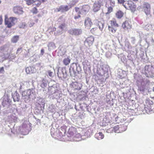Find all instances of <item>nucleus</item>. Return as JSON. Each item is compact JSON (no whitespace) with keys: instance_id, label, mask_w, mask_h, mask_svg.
I'll use <instances>...</instances> for the list:
<instances>
[{"instance_id":"nucleus-31","label":"nucleus","mask_w":154,"mask_h":154,"mask_svg":"<svg viewBox=\"0 0 154 154\" xmlns=\"http://www.w3.org/2000/svg\"><path fill=\"white\" fill-rule=\"evenodd\" d=\"M66 26V24L65 23H63L61 24L59 26V27L60 29L62 30Z\"/></svg>"},{"instance_id":"nucleus-41","label":"nucleus","mask_w":154,"mask_h":154,"mask_svg":"<svg viewBox=\"0 0 154 154\" xmlns=\"http://www.w3.org/2000/svg\"><path fill=\"white\" fill-rule=\"evenodd\" d=\"M80 17H81V16L80 15V14H78V16H75L74 17V18L75 19H78V18Z\"/></svg>"},{"instance_id":"nucleus-34","label":"nucleus","mask_w":154,"mask_h":154,"mask_svg":"<svg viewBox=\"0 0 154 154\" xmlns=\"http://www.w3.org/2000/svg\"><path fill=\"white\" fill-rule=\"evenodd\" d=\"M105 1V0H99L97 2L100 3V5H103L104 2Z\"/></svg>"},{"instance_id":"nucleus-1","label":"nucleus","mask_w":154,"mask_h":154,"mask_svg":"<svg viewBox=\"0 0 154 154\" xmlns=\"http://www.w3.org/2000/svg\"><path fill=\"white\" fill-rule=\"evenodd\" d=\"M35 91L33 88L25 91L22 92V98L26 103H27L30 101V98L32 97Z\"/></svg>"},{"instance_id":"nucleus-26","label":"nucleus","mask_w":154,"mask_h":154,"mask_svg":"<svg viewBox=\"0 0 154 154\" xmlns=\"http://www.w3.org/2000/svg\"><path fill=\"white\" fill-rule=\"evenodd\" d=\"M113 130L115 133H119V125L115 126L113 127Z\"/></svg>"},{"instance_id":"nucleus-45","label":"nucleus","mask_w":154,"mask_h":154,"mask_svg":"<svg viewBox=\"0 0 154 154\" xmlns=\"http://www.w3.org/2000/svg\"><path fill=\"white\" fill-rule=\"evenodd\" d=\"M152 42H154V40L153 38L152 39Z\"/></svg>"},{"instance_id":"nucleus-2","label":"nucleus","mask_w":154,"mask_h":154,"mask_svg":"<svg viewBox=\"0 0 154 154\" xmlns=\"http://www.w3.org/2000/svg\"><path fill=\"white\" fill-rule=\"evenodd\" d=\"M109 25L108 26L109 30L113 33H115L116 30V27H118L119 25L117 23L116 20L115 18H112L109 22Z\"/></svg>"},{"instance_id":"nucleus-24","label":"nucleus","mask_w":154,"mask_h":154,"mask_svg":"<svg viewBox=\"0 0 154 154\" xmlns=\"http://www.w3.org/2000/svg\"><path fill=\"white\" fill-rule=\"evenodd\" d=\"M26 72L27 74H31L33 73L32 68L31 67H27L26 69Z\"/></svg>"},{"instance_id":"nucleus-27","label":"nucleus","mask_w":154,"mask_h":154,"mask_svg":"<svg viewBox=\"0 0 154 154\" xmlns=\"http://www.w3.org/2000/svg\"><path fill=\"white\" fill-rule=\"evenodd\" d=\"M31 12L34 14H36L38 12V9L37 7H33L31 10Z\"/></svg>"},{"instance_id":"nucleus-22","label":"nucleus","mask_w":154,"mask_h":154,"mask_svg":"<svg viewBox=\"0 0 154 154\" xmlns=\"http://www.w3.org/2000/svg\"><path fill=\"white\" fill-rule=\"evenodd\" d=\"M82 12L86 13L88 11V7L86 6H83L81 9Z\"/></svg>"},{"instance_id":"nucleus-10","label":"nucleus","mask_w":154,"mask_h":154,"mask_svg":"<svg viewBox=\"0 0 154 154\" xmlns=\"http://www.w3.org/2000/svg\"><path fill=\"white\" fill-rule=\"evenodd\" d=\"M13 11L15 14H22L23 12L22 8L20 6L14 7L13 8Z\"/></svg>"},{"instance_id":"nucleus-38","label":"nucleus","mask_w":154,"mask_h":154,"mask_svg":"<svg viewBox=\"0 0 154 154\" xmlns=\"http://www.w3.org/2000/svg\"><path fill=\"white\" fill-rule=\"evenodd\" d=\"M101 25H102V27H100V26L99 25V24H98V25H99V26H98L99 28V29L101 31L103 29V24H102L101 23H100Z\"/></svg>"},{"instance_id":"nucleus-9","label":"nucleus","mask_w":154,"mask_h":154,"mask_svg":"<svg viewBox=\"0 0 154 154\" xmlns=\"http://www.w3.org/2000/svg\"><path fill=\"white\" fill-rule=\"evenodd\" d=\"M71 7H69L68 6L62 5L56 9L57 12L61 11L62 12L67 11L71 8Z\"/></svg>"},{"instance_id":"nucleus-14","label":"nucleus","mask_w":154,"mask_h":154,"mask_svg":"<svg viewBox=\"0 0 154 154\" xmlns=\"http://www.w3.org/2000/svg\"><path fill=\"white\" fill-rule=\"evenodd\" d=\"M79 84L77 82H75L72 83V86L74 90H80L81 88L79 86Z\"/></svg>"},{"instance_id":"nucleus-11","label":"nucleus","mask_w":154,"mask_h":154,"mask_svg":"<svg viewBox=\"0 0 154 154\" xmlns=\"http://www.w3.org/2000/svg\"><path fill=\"white\" fill-rule=\"evenodd\" d=\"M92 25V23L91 20L89 18H87L85 21V27L88 29H90Z\"/></svg>"},{"instance_id":"nucleus-33","label":"nucleus","mask_w":154,"mask_h":154,"mask_svg":"<svg viewBox=\"0 0 154 154\" xmlns=\"http://www.w3.org/2000/svg\"><path fill=\"white\" fill-rule=\"evenodd\" d=\"M109 2V3L110 5L112 6L113 7L115 5V2L114 1H113L112 0H107Z\"/></svg>"},{"instance_id":"nucleus-12","label":"nucleus","mask_w":154,"mask_h":154,"mask_svg":"<svg viewBox=\"0 0 154 154\" xmlns=\"http://www.w3.org/2000/svg\"><path fill=\"white\" fill-rule=\"evenodd\" d=\"M153 104V102L149 99H147L145 102V108L150 109L151 106Z\"/></svg>"},{"instance_id":"nucleus-16","label":"nucleus","mask_w":154,"mask_h":154,"mask_svg":"<svg viewBox=\"0 0 154 154\" xmlns=\"http://www.w3.org/2000/svg\"><path fill=\"white\" fill-rule=\"evenodd\" d=\"M124 13L122 11L119 10L116 14V17L118 19H120L123 17Z\"/></svg>"},{"instance_id":"nucleus-25","label":"nucleus","mask_w":154,"mask_h":154,"mask_svg":"<svg viewBox=\"0 0 154 154\" xmlns=\"http://www.w3.org/2000/svg\"><path fill=\"white\" fill-rule=\"evenodd\" d=\"M26 2V4L28 5H31L33 4L34 1V0H24Z\"/></svg>"},{"instance_id":"nucleus-36","label":"nucleus","mask_w":154,"mask_h":154,"mask_svg":"<svg viewBox=\"0 0 154 154\" xmlns=\"http://www.w3.org/2000/svg\"><path fill=\"white\" fill-rule=\"evenodd\" d=\"M118 2L120 4H123V5L124 4L125 0H117Z\"/></svg>"},{"instance_id":"nucleus-40","label":"nucleus","mask_w":154,"mask_h":154,"mask_svg":"<svg viewBox=\"0 0 154 154\" xmlns=\"http://www.w3.org/2000/svg\"><path fill=\"white\" fill-rule=\"evenodd\" d=\"M5 49V47L4 46H1L0 47V50L2 51L4 50Z\"/></svg>"},{"instance_id":"nucleus-21","label":"nucleus","mask_w":154,"mask_h":154,"mask_svg":"<svg viewBox=\"0 0 154 154\" xmlns=\"http://www.w3.org/2000/svg\"><path fill=\"white\" fill-rule=\"evenodd\" d=\"M19 37L18 35L14 36L11 39V42L13 43H16L18 41Z\"/></svg>"},{"instance_id":"nucleus-39","label":"nucleus","mask_w":154,"mask_h":154,"mask_svg":"<svg viewBox=\"0 0 154 154\" xmlns=\"http://www.w3.org/2000/svg\"><path fill=\"white\" fill-rule=\"evenodd\" d=\"M2 16L1 15L0 16V25H1L2 24Z\"/></svg>"},{"instance_id":"nucleus-17","label":"nucleus","mask_w":154,"mask_h":154,"mask_svg":"<svg viewBox=\"0 0 154 154\" xmlns=\"http://www.w3.org/2000/svg\"><path fill=\"white\" fill-rule=\"evenodd\" d=\"M95 137L98 140H100L104 138V135L102 132H99L95 135Z\"/></svg>"},{"instance_id":"nucleus-28","label":"nucleus","mask_w":154,"mask_h":154,"mask_svg":"<svg viewBox=\"0 0 154 154\" xmlns=\"http://www.w3.org/2000/svg\"><path fill=\"white\" fill-rule=\"evenodd\" d=\"M13 97L14 102H16V101H18L20 99L19 97H17V94H16V95H14Z\"/></svg>"},{"instance_id":"nucleus-15","label":"nucleus","mask_w":154,"mask_h":154,"mask_svg":"<svg viewBox=\"0 0 154 154\" xmlns=\"http://www.w3.org/2000/svg\"><path fill=\"white\" fill-rule=\"evenodd\" d=\"M70 61L71 59L70 57L69 56L64 58L63 59V63L64 65L65 66H67L70 63Z\"/></svg>"},{"instance_id":"nucleus-20","label":"nucleus","mask_w":154,"mask_h":154,"mask_svg":"<svg viewBox=\"0 0 154 154\" xmlns=\"http://www.w3.org/2000/svg\"><path fill=\"white\" fill-rule=\"evenodd\" d=\"M99 30L97 28H92L91 30V32L93 34L96 35L99 32Z\"/></svg>"},{"instance_id":"nucleus-29","label":"nucleus","mask_w":154,"mask_h":154,"mask_svg":"<svg viewBox=\"0 0 154 154\" xmlns=\"http://www.w3.org/2000/svg\"><path fill=\"white\" fill-rule=\"evenodd\" d=\"M113 11L112 8L111 7H109L107 8V12L106 13V14H109L112 12Z\"/></svg>"},{"instance_id":"nucleus-23","label":"nucleus","mask_w":154,"mask_h":154,"mask_svg":"<svg viewBox=\"0 0 154 154\" xmlns=\"http://www.w3.org/2000/svg\"><path fill=\"white\" fill-rule=\"evenodd\" d=\"M145 71L146 73H149L151 71L152 68L149 65H146L145 67Z\"/></svg>"},{"instance_id":"nucleus-5","label":"nucleus","mask_w":154,"mask_h":154,"mask_svg":"<svg viewBox=\"0 0 154 154\" xmlns=\"http://www.w3.org/2000/svg\"><path fill=\"white\" fill-rule=\"evenodd\" d=\"M143 9L146 15H150L151 16L150 14L151 6L150 5L148 2H144L143 4Z\"/></svg>"},{"instance_id":"nucleus-3","label":"nucleus","mask_w":154,"mask_h":154,"mask_svg":"<svg viewBox=\"0 0 154 154\" xmlns=\"http://www.w3.org/2000/svg\"><path fill=\"white\" fill-rule=\"evenodd\" d=\"M123 5L126 9H130L132 12H134L136 9V5L131 0L126 1Z\"/></svg>"},{"instance_id":"nucleus-7","label":"nucleus","mask_w":154,"mask_h":154,"mask_svg":"<svg viewBox=\"0 0 154 154\" xmlns=\"http://www.w3.org/2000/svg\"><path fill=\"white\" fill-rule=\"evenodd\" d=\"M81 29H71L69 31V33L72 35H77L82 33Z\"/></svg>"},{"instance_id":"nucleus-37","label":"nucleus","mask_w":154,"mask_h":154,"mask_svg":"<svg viewBox=\"0 0 154 154\" xmlns=\"http://www.w3.org/2000/svg\"><path fill=\"white\" fill-rule=\"evenodd\" d=\"M4 71V68L3 67L0 68V73H2Z\"/></svg>"},{"instance_id":"nucleus-8","label":"nucleus","mask_w":154,"mask_h":154,"mask_svg":"<svg viewBox=\"0 0 154 154\" xmlns=\"http://www.w3.org/2000/svg\"><path fill=\"white\" fill-rule=\"evenodd\" d=\"M94 38L93 36H90L88 37L85 41V43L86 45V46L90 47L92 45L94 42Z\"/></svg>"},{"instance_id":"nucleus-13","label":"nucleus","mask_w":154,"mask_h":154,"mask_svg":"<svg viewBox=\"0 0 154 154\" xmlns=\"http://www.w3.org/2000/svg\"><path fill=\"white\" fill-rule=\"evenodd\" d=\"M102 5H100V4L97 2L94 3L93 6V10L95 12L98 11L100 10V8Z\"/></svg>"},{"instance_id":"nucleus-44","label":"nucleus","mask_w":154,"mask_h":154,"mask_svg":"<svg viewBox=\"0 0 154 154\" xmlns=\"http://www.w3.org/2000/svg\"><path fill=\"white\" fill-rule=\"evenodd\" d=\"M66 132V129H65L64 130V133H65Z\"/></svg>"},{"instance_id":"nucleus-30","label":"nucleus","mask_w":154,"mask_h":154,"mask_svg":"<svg viewBox=\"0 0 154 154\" xmlns=\"http://www.w3.org/2000/svg\"><path fill=\"white\" fill-rule=\"evenodd\" d=\"M75 11L76 12H78V14H80L82 13L81 11H80V9L79 8L75 7Z\"/></svg>"},{"instance_id":"nucleus-46","label":"nucleus","mask_w":154,"mask_h":154,"mask_svg":"<svg viewBox=\"0 0 154 154\" xmlns=\"http://www.w3.org/2000/svg\"><path fill=\"white\" fill-rule=\"evenodd\" d=\"M153 91H154V87L153 88Z\"/></svg>"},{"instance_id":"nucleus-18","label":"nucleus","mask_w":154,"mask_h":154,"mask_svg":"<svg viewBox=\"0 0 154 154\" xmlns=\"http://www.w3.org/2000/svg\"><path fill=\"white\" fill-rule=\"evenodd\" d=\"M119 133H121L124 131H125L127 128L125 126L122 125H119Z\"/></svg>"},{"instance_id":"nucleus-4","label":"nucleus","mask_w":154,"mask_h":154,"mask_svg":"<svg viewBox=\"0 0 154 154\" xmlns=\"http://www.w3.org/2000/svg\"><path fill=\"white\" fill-rule=\"evenodd\" d=\"M16 20V18L13 17H10L8 18L5 16V24L7 26V27L10 28L15 24V21Z\"/></svg>"},{"instance_id":"nucleus-42","label":"nucleus","mask_w":154,"mask_h":154,"mask_svg":"<svg viewBox=\"0 0 154 154\" xmlns=\"http://www.w3.org/2000/svg\"><path fill=\"white\" fill-rule=\"evenodd\" d=\"M22 49V48H19L17 49V52H16V54H18V52H19V51H21V50Z\"/></svg>"},{"instance_id":"nucleus-47","label":"nucleus","mask_w":154,"mask_h":154,"mask_svg":"<svg viewBox=\"0 0 154 154\" xmlns=\"http://www.w3.org/2000/svg\"><path fill=\"white\" fill-rule=\"evenodd\" d=\"M1 1L0 0V4L1 3Z\"/></svg>"},{"instance_id":"nucleus-35","label":"nucleus","mask_w":154,"mask_h":154,"mask_svg":"<svg viewBox=\"0 0 154 154\" xmlns=\"http://www.w3.org/2000/svg\"><path fill=\"white\" fill-rule=\"evenodd\" d=\"M48 75L50 77L52 76V75L53 74V72H51V70H48Z\"/></svg>"},{"instance_id":"nucleus-32","label":"nucleus","mask_w":154,"mask_h":154,"mask_svg":"<svg viewBox=\"0 0 154 154\" xmlns=\"http://www.w3.org/2000/svg\"><path fill=\"white\" fill-rule=\"evenodd\" d=\"M74 129L72 128H69V129L68 132L71 135H72L73 134L74 132L72 131L73 130H74Z\"/></svg>"},{"instance_id":"nucleus-43","label":"nucleus","mask_w":154,"mask_h":154,"mask_svg":"<svg viewBox=\"0 0 154 154\" xmlns=\"http://www.w3.org/2000/svg\"><path fill=\"white\" fill-rule=\"evenodd\" d=\"M44 52V50L43 49H42L41 51V54L42 55H43Z\"/></svg>"},{"instance_id":"nucleus-19","label":"nucleus","mask_w":154,"mask_h":154,"mask_svg":"<svg viewBox=\"0 0 154 154\" xmlns=\"http://www.w3.org/2000/svg\"><path fill=\"white\" fill-rule=\"evenodd\" d=\"M41 2L40 0H36L34 1L33 5L35 7L38 8L41 7Z\"/></svg>"},{"instance_id":"nucleus-6","label":"nucleus","mask_w":154,"mask_h":154,"mask_svg":"<svg viewBox=\"0 0 154 154\" xmlns=\"http://www.w3.org/2000/svg\"><path fill=\"white\" fill-rule=\"evenodd\" d=\"M122 27L124 30L128 31L131 29L132 26L130 21L126 20L123 22Z\"/></svg>"}]
</instances>
